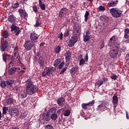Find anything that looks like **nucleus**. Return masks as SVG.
<instances>
[{"mask_svg":"<svg viewBox=\"0 0 129 129\" xmlns=\"http://www.w3.org/2000/svg\"><path fill=\"white\" fill-rule=\"evenodd\" d=\"M77 41H78V37H77V36L75 35L74 36H72V38L70 40L68 44L69 47H73V46H74V45L75 44V43L77 42Z\"/></svg>","mask_w":129,"mask_h":129,"instance_id":"1a4fd4ad","label":"nucleus"},{"mask_svg":"<svg viewBox=\"0 0 129 129\" xmlns=\"http://www.w3.org/2000/svg\"><path fill=\"white\" fill-rule=\"evenodd\" d=\"M66 66H67V67H68L69 66V64L70 63V62H69V61H67L66 60Z\"/></svg>","mask_w":129,"mask_h":129,"instance_id":"680f3d73","label":"nucleus"},{"mask_svg":"<svg viewBox=\"0 0 129 129\" xmlns=\"http://www.w3.org/2000/svg\"><path fill=\"white\" fill-rule=\"evenodd\" d=\"M69 36V30H67L64 32V37H68Z\"/></svg>","mask_w":129,"mask_h":129,"instance_id":"864d4df0","label":"nucleus"},{"mask_svg":"<svg viewBox=\"0 0 129 129\" xmlns=\"http://www.w3.org/2000/svg\"><path fill=\"white\" fill-rule=\"evenodd\" d=\"M67 71V67L63 68L62 70L59 73V74H63V73H64V72H65V71Z\"/></svg>","mask_w":129,"mask_h":129,"instance_id":"3c124183","label":"nucleus"},{"mask_svg":"<svg viewBox=\"0 0 129 129\" xmlns=\"http://www.w3.org/2000/svg\"><path fill=\"white\" fill-rule=\"evenodd\" d=\"M109 13L113 18H119L122 14V11L117 8H111L109 10Z\"/></svg>","mask_w":129,"mask_h":129,"instance_id":"f03ea898","label":"nucleus"},{"mask_svg":"<svg viewBox=\"0 0 129 129\" xmlns=\"http://www.w3.org/2000/svg\"><path fill=\"white\" fill-rule=\"evenodd\" d=\"M13 64H14V60H12L10 61V65H13Z\"/></svg>","mask_w":129,"mask_h":129,"instance_id":"69168bd1","label":"nucleus"},{"mask_svg":"<svg viewBox=\"0 0 129 129\" xmlns=\"http://www.w3.org/2000/svg\"><path fill=\"white\" fill-rule=\"evenodd\" d=\"M19 5L20 4L18 2L14 4V5L13 6V9H17V8H19Z\"/></svg>","mask_w":129,"mask_h":129,"instance_id":"09e8293b","label":"nucleus"},{"mask_svg":"<svg viewBox=\"0 0 129 129\" xmlns=\"http://www.w3.org/2000/svg\"><path fill=\"white\" fill-rule=\"evenodd\" d=\"M78 71H79V67H75L71 69L70 72L72 76H74V75H75V73H77Z\"/></svg>","mask_w":129,"mask_h":129,"instance_id":"2eb2a0df","label":"nucleus"},{"mask_svg":"<svg viewBox=\"0 0 129 129\" xmlns=\"http://www.w3.org/2000/svg\"><path fill=\"white\" fill-rule=\"evenodd\" d=\"M110 77L112 79H113L114 80L117 79V76H116V75H113Z\"/></svg>","mask_w":129,"mask_h":129,"instance_id":"6e6d98bb","label":"nucleus"},{"mask_svg":"<svg viewBox=\"0 0 129 129\" xmlns=\"http://www.w3.org/2000/svg\"><path fill=\"white\" fill-rule=\"evenodd\" d=\"M45 129H54V128L53 127V126H52V125L48 124L45 126Z\"/></svg>","mask_w":129,"mask_h":129,"instance_id":"8fccbe9b","label":"nucleus"},{"mask_svg":"<svg viewBox=\"0 0 129 129\" xmlns=\"http://www.w3.org/2000/svg\"><path fill=\"white\" fill-rule=\"evenodd\" d=\"M64 62H61V63L59 64V65L58 69H62L63 66H64Z\"/></svg>","mask_w":129,"mask_h":129,"instance_id":"5fc2aeb1","label":"nucleus"},{"mask_svg":"<svg viewBox=\"0 0 129 129\" xmlns=\"http://www.w3.org/2000/svg\"><path fill=\"white\" fill-rule=\"evenodd\" d=\"M40 26H41V21L40 20H37L35 27H40Z\"/></svg>","mask_w":129,"mask_h":129,"instance_id":"a18cd8bd","label":"nucleus"},{"mask_svg":"<svg viewBox=\"0 0 129 129\" xmlns=\"http://www.w3.org/2000/svg\"><path fill=\"white\" fill-rule=\"evenodd\" d=\"M27 115H28V113L27 112H24L21 114V116L23 118H25V117H27Z\"/></svg>","mask_w":129,"mask_h":129,"instance_id":"49530a36","label":"nucleus"},{"mask_svg":"<svg viewBox=\"0 0 129 129\" xmlns=\"http://www.w3.org/2000/svg\"><path fill=\"white\" fill-rule=\"evenodd\" d=\"M124 36H129V29L128 28H126L124 29Z\"/></svg>","mask_w":129,"mask_h":129,"instance_id":"ea45409f","label":"nucleus"},{"mask_svg":"<svg viewBox=\"0 0 129 129\" xmlns=\"http://www.w3.org/2000/svg\"><path fill=\"white\" fill-rule=\"evenodd\" d=\"M21 34V30L19 29L15 32L16 36H19Z\"/></svg>","mask_w":129,"mask_h":129,"instance_id":"4d7b16f0","label":"nucleus"},{"mask_svg":"<svg viewBox=\"0 0 129 129\" xmlns=\"http://www.w3.org/2000/svg\"><path fill=\"white\" fill-rule=\"evenodd\" d=\"M24 47L26 51H30L33 48H35V44L33 41L31 40H26L24 44Z\"/></svg>","mask_w":129,"mask_h":129,"instance_id":"39448f33","label":"nucleus"},{"mask_svg":"<svg viewBox=\"0 0 129 129\" xmlns=\"http://www.w3.org/2000/svg\"><path fill=\"white\" fill-rule=\"evenodd\" d=\"M66 57V60L67 61H70V58H71V52L69 51H67L64 55Z\"/></svg>","mask_w":129,"mask_h":129,"instance_id":"4be33fe9","label":"nucleus"},{"mask_svg":"<svg viewBox=\"0 0 129 129\" xmlns=\"http://www.w3.org/2000/svg\"><path fill=\"white\" fill-rule=\"evenodd\" d=\"M60 62H61L60 59H56L54 61V66H55V67H57V66H58V65H59V64H60Z\"/></svg>","mask_w":129,"mask_h":129,"instance_id":"473e14b6","label":"nucleus"},{"mask_svg":"<svg viewBox=\"0 0 129 129\" xmlns=\"http://www.w3.org/2000/svg\"><path fill=\"white\" fill-rule=\"evenodd\" d=\"M58 38L60 39V40H62L63 39V34L62 33L58 35Z\"/></svg>","mask_w":129,"mask_h":129,"instance_id":"bf43d9fd","label":"nucleus"},{"mask_svg":"<svg viewBox=\"0 0 129 129\" xmlns=\"http://www.w3.org/2000/svg\"><path fill=\"white\" fill-rule=\"evenodd\" d=\"M51 118L53 120H56V119H57V118H58V115H57L56 114L53 113L51 115Z\"/></svg>","mask_w":129,"mask_h":129,"instance_id":"2f4dec72","label":"nucleus"},{"mask_svg":"<svg viewBox=\"0 0 129 129\" xmlns=\"http://www.w3.org/2000/svg\"><path fill=\"white\" fill-rule=\"evenodd\" d=\"M98 11L99 12H102V11H105V7L102 6H100L98 8Z\"/></svg>","mask_w":129,"mask_h":129,"instance_id":"58836bf2","label":"nucleus"},{"mask_svg":"<svg viewBox=\"0 0 129 129\" xmlns=\"http://www.w3.org/2000/svg\"><path fill=\"white\" fill-rule=\"evenodd\" d=\"M19 29H20V28H19V27L16 26L15 25H12L11 26L12 32H13V31H14V33H15V32H17Z\"/></svg>","mask_w":129,"mask_h":129,"instance_id":"a878e982","label":"nucleus"},{"mask_svg":"<svg viewBox=\"0 0 129 129\" xmlns=\"http://www.w3.org/2000/svg\"><path fill=\"white\" fill-rule=\"evenodd\" d=\"M124 38H125V40L124 41L125 43L128 44L129 43V35L127 36H124Z\"/></svg>","mask_w":129,"mask_h":129,"instance_id":"de8ad7c7","label":"nucleus"},{"mask_svg":"<svg viewBox=\"0 0 129 129\" xmlns=\"http://www.w3.org/2000/svg\"><path fill=\"white\" fill-rule=\"evenodd\" d=\"M13 91L14 93H19V92H20V88L19 87H15L13 89Z\"/></svg>","mask_w":129,"mask_h":129,"instance_id":"c9c22d12","label":"nucleus"},{"mask_svg":"<svg viewBox=\"0 0 129 129\" xmlns=\"http://www.w3.org/2000/svg\"><path fill=\"white\" fill-rule=\"evenodd\" d=\"M89 106H93L94 105V103H95V101L93 100L92 101L89 102V103H87Z\"/></svg>","mask_w":129,"mask_h":129,"instance_id":"37998d69","label":"nucleus"},{"mask_svg":"<svg viewBox=\"0 0 129 129\" xmlns=\"http://www.w3.org/2000/svg\"><path fill=\"white\" fill-rule=\"evenodd\" d=\"M106 19H107V17H106V16H101L100 17L101 21H106Z\"/></svg>","mask_w":129,"mask_h":129,"instance_id":"c03bdc74","label":"nucleus"},{"mask_svg":"<svg viewBox=\"0 0 129 129\" xmlns=\"http://www.w3.org/2000/svg\"><path fill=\"white\" fill-rule=\"evenodd\" d=\"M71 113V111L70 110H66L64 112L63 115L64 116H69L70 115Z\"/></svg>","mask_w":129,"mask_h":129,"instance_id":"72a5a7b5","label":"nucleus"},{"mask_svg":"<svg viewBox=\"0 0 129 129\" xmlns=\"http://www.w3.org/2000/svg\"><path fill=\"white\" fill-rule=\"evenodd\" d=\"M88 16H89V12L88 11H86V13L85 14V22H87V20H88Z\"/></svg>","mask_w":129,"mask_h":129,"instance_id":"e433bc0d","label":"nucleus"},{"mask_svg":"<svg viewBox=\"0 0 129 129\" xmlns=\"http://www.w3.org/2000/svg\"><path fill=\"white\" fill-rule=\"evenodd\" d=\"M44 45H45V42L41 43L40 44V47H43V46H44Z\"/></svg>","mask_w":129,"mask_h":129,"instance_id":"0e129e2a","label":"nucleus"},{"mask_svg":"<svg viewBox=\"0 0 129 129\" xmlns=\"http://www.w3.org/2000/svg\"><path fill=\"white\" fill-rule=\"evenodd\" d=\"M9 112L11 116H18L20 114V112L17 108H11L9 110Z\"/></svg>","mask_w":129,"mask_h":129,"instance_id":"0eeeda50","label":"nucleus"},{"mask_svg":"<svg viewBox=\"0 0 129 129\" xmlns=\"http://www.w3.org/2000/svg\"><path fill=\"white\" fill-rule=\"evenodd\" d=\"M3 60L4 61H7V60H10L11 56L9 54H3Z\"/></svg>","mask_w":129,"mask_h":129,"instance_id":"bb28decb","label":"nucleus"},{"mask_svg":"<svg viewBox=\"0 0 129 129\" xmlns=\"http://www.w3.org/2000/svg\"><path fill=\"white\" fill-rule=\"evenodd\" d=\"M57 102L59 106H63L65 104V99L63 97L58 98L57 100Z\"/></svg>","mask_w":129,"mask_h":129,"instance_id":"dca6fc26","label":"nucleus"},{"mask_svg":"<svg viewBox=\"0 0 129 129\" xmlns=\"http://www.w3.org/2000/svg\"><path fill=\"white\" fill-rule=\"evenodd\" d=\"M88 106H89L88 103H83L82 104V107L83 109H87V107H88Z\"/></svg>","mask_w":129,"mask_h":129,"instance_id":"4c0bfd02","label":"nucleus"},{"mask_svg":"<svg viewBox=\"0 0 129 129\" xmlns=\"http://www.w3.org/2000/svg\"><path fill=\"white\" fill-rule=\"evenodd\" d=\"M17 61L18 62V63H21V57L20 56H18L17 57Z\"/></svg>","mask_w":129,"mask_h":129,"instance_id":"13d9d810","label":"nucleus"},{"mask_svg":"<svg viewBox=\"0 0 129 129\" xmlns=\"http://www.w3.org/2000/svg\"><path fill=\"white\" fill-rule=\"evenodd\" d=\"M26 86V92L24 91L19 95V97H20V98H26L28 94V95H33V94L36 93L39 89L38 87L34 85V83L31 79H29L27 81Z\"/></svg>","mask_w":129,"mask_h":129,"instance_id":"f257e3e1","label":"nucleus"},{"mask_svg":"<svg viewBox=\"0 0 129 129\" xmlns=\"http://www.w3.org/2000/svg\"><path fill=\"white\" fill-rule=\"evenodd\" d=\"M33 10L34 12H35V13H38V8L37 7V6L36 5H34L33 7Z\"/></svg>","mask_w":129,"mask_h":129,"instance_id":"603ef678","label":"nucleus"},{"mask_svg":"<svg viewBox=\"0 0 129 129\" xmlns=\"http://www.w3.org/2000/svg\"><path fill=\"white\" fill-rule=\"evenodd\" d=\"M53 110H55V109H51L50 110H49V112L53 113Z\"/></svg>","mask_w":129,"mask_h":129,"instance_id":"338daca9","label":"nucleus"},{"mask_svg":"<svg viewBox=\"0 0 129 129\" xmlns=\"http://www.w3.org/2000/svg\"><path fill=\"white\" fill-rule=\"evenodd\" d=\"M39 4L40 9L42 10V11H45V10H46V6H45V4H43V2H42V1L39 0Z\"/></svg>","mask_w":129,"mask_h":129,"instance_id":"b1692460","label":"nucleus"},{"mask_svg":"<svg viewBox=\"0 0 129 129\" xmlns=\"http://www.w3.org/2000/svg\"><path fill=\"white\" fill-rule=\"evenodd\" d=\"M54 71H56V68H46L42 73V76L43 77H47V75H48V76H50V75L54 73Z\"/></svg>","mask_w":129,"mask_h":129,"instance_id":"20e7f679","label":"nucleus"},{"mask_svg":"<svg viewBox=\"0 0 129 129\" xmlns=\"http://www.w3.org/2000/svg\"><path fill=\"white\" fill-rule=\"evenodd\" d=\"M103 84V81L99 80L95 83L96 86H98V87H100V86H101Z\"/></svg>","mask_w":129,"mask_h":129,"instance_id":"7c9ffc66","label":"nucleus"},{"mask_svg":"<svg viewBox=\"0 0 129 129\" xmlns=\"http://www.w3.org/2000/svg\"><path fill=\"white\" fill-rule=\"evenodd\" d=\"M81 33V27L78 25H75L73 27V34L75 36H77Z\"/></svg>","mask_w":129,"mask_h":129,"instance_id":"6e6552de","label":"nucleus"},{"mask_svg":"<svg viewBox=\"0 0 129 129\" xmlns=\"http://www.w3.org/2000/svg\"><path fill=\"white\" fill-rule=\"evenodd\" d=\"M17 70H21V68H12L10 70H9V73L10 75H12V74H14Z\"/></svg>","mask_w":129,"mask_h":129,"instance_id":"aec40b11","label":"nucleus"},{"mask_svg":"<svg viewBox=\"0 0 129 129\" xmlns=\"http://www.w3.org/2000/svg\"><path fill=\"white\" fill-rule=\"evenodd\" d=\"M14 57H16L17 54L18 55V52L19 51V47L17 46H16L14 48Z\"/></svg>","mask_w":129,"mask_h":129,"instance_id":"f704fd0d","label":"nucleus"},{"mask_svg":"<svg viewBox=\"0 0 129 129\" xmlns=\"http://www.w3.org/2000/svg\"><path fill=\"white\" fill-rule=\"evenodd\" d=\"M8 21L10 22V23L14 24L15 22H16V17H15L14 15H10L8 17Z\"/></svg>","mask_w":129,"mask_h":129,"instance_id":"412c9836","label":"nucleus"},{"mask_svg":"<svg viewBox=\"0 0 129 129\" xmlns=\"http://www.w3.org/2000/svg\"><path fill=\"white\" fill-rule=\"evenodd\" d=\"M114 44H115V36L114 35L110 38L109 46H110V47H112Z\"/></svg>","mask_w":129,"mask_h":129,"instance_id":"6ab92c4d","label":"nucleus"},{"mask_svg":"<svg viewBox=\"0 0 129 129\" xmlns=\"http://www.w3.org/2000/svg\"><path fill=\"white\" fill-rule=\"evenodd\" d=\"M6 103L8 105H12L14 103V98H10L6 100Z\"/></svg>","mask_w":129,"mask_h":129,"instance_id":"5701e85b","label":"nucleus"},{"mask_svg":"<svg viewBox=\"0 0 129 129\" xmlns=\"http://www.w3.org/2000/svg\"><path fill=\"white\" fill-rule=\"evenodd\" d=\"M25 69L26 68L25 67L21 68V70L20 68V70H17V71L19 72H21L22 73H24V72H26Z\"/></svg>","mask_w":129,"mask_h":129,"instance_id":"79ce46f5","label":"nucleus"},{"mask_svg":"<svg viewBox=\"0 0 129 129\" xmlns=\"http://www.w3.org/2000/svg\"><path fill=\"white\" fill-rule=\"evenodd\" d=\"M9 111V107H4L3 108V115L6 114Z\"/></svg>","mask_w":129,"mask_h":129,"instance_id":"c756f323","label":"nucleus"},{"mask_svg":"<svg viewBox=\"0 0 129 129\" xmlns=\"http://www.w3.org/2000/svg\"><path fill=\"white\" fill-rule=\"evenodd\" d=\"M118 3V1L116 0L115 1H111L110 2H109L107 4V6L109 7V8H111V7H114L117 5Z\"/></svg>","mask_w":129,"mask_h":129,"instance_id":"a211bd4d","label":"nucleus"},{"mask_svg":"<svg viewBox=\"0 0 129 129\" xmlns=\"http://www.w3.org/2000/svg\"><path fill=\"white\" fill-rule=\"evenodd\" d=\"M68 12V9L67 8H62L59 14V18H63V17H65Z\"/></svg>","mask_w":129,"mask_h":129,"instance_id":"ddd939ff","label":"nucleus"},{"mask_svg":"<svg viewBox=\"0 0 129 129\" xmlns=\"http://www.w3.org/2000/svg\"><path fill=\"white\" fill-rule=\"evenodd\" d=\"M118 54V50L117 49L111 50L109 53V56L111 58H115Z\"/></svg>","mask_w":129,"mask_h":129,"instance_id":"f8f14e48","label":"nucleus"},{"mask_svg":"<svg viewBox=\"0 0 129 129\" xmlns=\"http://www.w3.org/2000/svg\"><path fill=\"white\" fill-rule=\"evenodd\" d=\"M44 62L45 60L43 59L42 57H40L38 61V63L40 66V67H43L44 66Z\"/></svg>","mask_w":129,"mask_h":129,"instance_id":"393cba45","label":"nucleus"},{"mask_svg":"<svg viewBox=\"0 0 129 129\" xmlns=\"http://www.w3.org/2000/svg\"><path fill=\"white\" fill-rule=\"evenodd\" d=\"M78 61H80L79 65H80V66L84 65V64L85 63V62H88V54L87 53L86 55L84 57V58H83V55H82V54H80L78 56Z\"/></svg>","mask_w":129,"mask_h":129,"instance_id":"423d86ee","label":"nucleus"},{"mask_svg":"<svg viewBox=\"0 0 129 129\" xmlns=\"http://www.w3.org/2000/svg\"><path fill=\"white\" fill-rule=\"evenodd\" d=\"M12 129H19V127L15 126V127H13Z\"/></svg>","mask_w":129,"mask_h":129,"instance_id":"774afa93","label":"nucleus"},{"mask_svg":"<svg viewBox=\"0 0 129 129\" xmlns=\"http://www.w3.org/2000/svg\"><path fill=\"white\" fill-rule=\"evenodd\" d=\"M15 83V80H9L8 81H2L1 83V86L2 88H13V85Z\"/></svg>","mask_w":129,"mask_h":129,"instance_id":"7ed1b4c3","label":"nucleus"},{"mask_svg":"<svg viewBox=\"0 0 129 129\" xmlns=\"http://www.w3.org/2000/svg\"><path fill=\"white\" fill-rule=\"evenodd\" d=\"M3 36L4 38H5V39H7L8 37H9V33H8V32L7 31H4Z\"/></svg>","mask_w":129,"mask_h":129,"instance_id":"a19ab883","label":"nucleus"},{"mask_svg":"<svg viewBox=\"0 0 129 129\" xmlns=\"http://www.w3.org/2000/svg\"><path fill=\"white\" fill-rule=\"evenodd\" d=\"M112 102L114 104V108L115 109L117 104H118V98L116 95H114L112 97Z\"/></svg>","mask_w":129,"mask_h":129,"instance_id":"4468645a","label":"nucleus"},{"mask_svg":"<svg viewBox=\"0 0 129 129\" xmlns=\"http://www.w3.org/2000/svg\"><path fill=\"white\" fill-rule=\"evenodd\" d=\"M103 81H104V82H106V81H107V79H106V78H103Z\"/></svg>","mask_w":129,"mask_h":129,"instance_id":"e2e57ef3","label":"nucleus"},{"mask_svg":"<svg viewBox=\"0 0 129 129\" xmlns=\"http://www.w3.org/2000/svg\"><path fill=\"white\" fill-rule=\"evenodd\" d=\"M125 60L126 61H129V53L126 55Z\"/></svg>","mask_w":129,"mask_h":129,"instance_id":"052dcab7","label":"nucleus"},{"mask_svg":"<svg viewBox=\"0 0 129 129\" xmlns=\"http://www.w3.org/2000/svg\"><path fill=\"white\" fill-rule=\"evenodd\" d=\"M90 38H91V32L90 30H87L85 34L83 35V41L86 43V42H88L90 40Z\"/></svg>","mask_w":129,"mask_h":129,"instance_id":"9d476101","label":"nucleus"},{"mask_svg":"<svg viewBox=\"0 0 129 129\" xmlns=\"http://www.w3.org/2000/svg\"><path fill=\"white\" fill-rule=\"evenodd\" d=\"M30 41H32L33 43L37 42V40L39 39V35L35 33V32H32L30 35Z\"/></svg>","mask_w":129,"mask_h":129,"instance_id":"9b49d317","label":"nucleus"},{"mask_svg":"<svg viewBox=\"0 0 129 129\" xmlns=\"http://www.w3.org/2000/svg\"><path fill=\"white\" fill-rule=\"evenodd\" d=\"M19 13L21 19H25V18L27 17V13H26V11H24V10L20 9L19 10Z\"/></svg>","mask_w":129,"mask_h":129,"instance_id":"f3484780","label":"nucleus"},{"mask_svg":"<svg viewBox=\"0 0 129 129\" xmlns=\"http://www.w3.org/2000/svg\"><path fill=\"white\" fill-rule=\"evenodd\" d=\"M7 48H8V42L7 41H5L2 48L3 52H5V51L7 50Z\"/></svg>","mask_w":129,"mask_h":129,"instance_id":"cd10ccee","label":"nucleus"},{"mask_svg":"<svg viewBox=\"0 0 129 129\" xmlns=\"http://www.w3.org/2000/svg\"><path fill=\"white\" fill-rule=\"evenodd\" d=\"M55 53L56 54H58V53H60L61 52V47L59 46H57L55 47L54 49Z\"/></svg>","mask_w":129,"mask_h":129,"instance_id":"c85d7f7f","label":"nucleus"}]
</instances>
